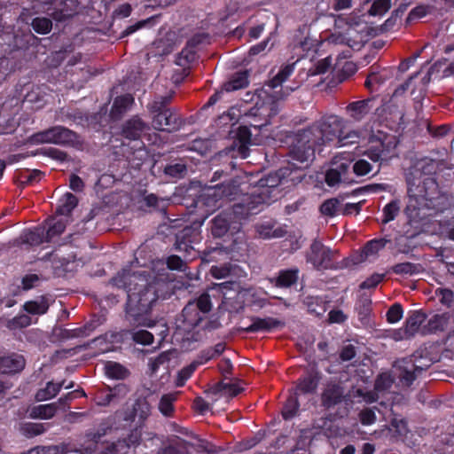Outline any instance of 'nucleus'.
<instances>
[{"label": "nucleus", "instance_id": "f257e3e1", "mask_svg": "<svg viewBox=\"0 0 454 454\" xmlns=\"http://www.w3.org/2000/svg\"><path fill=\"white\" fill-rule=\"evenodd\" d=\"M434 170V160H420L406 174L409 202L405 213L412 222H423L451 207L450 195L429 175Z\"/></svg>", "mask_w": 454, "mask_h": 454}, {"label": "nucleus", "instance_id": "f03ea898", "mask_svg": "<svg viewBox=\"0 0 454 454\" xmlns=\"http://www.w3.org/2000/svg\"><path fill=\"white\" fill-rule=\"evenodd\" d=\"M278 184V180L276 177L261 179L257 188L249 193H243L247 184L243 181V178L237 176L228 182L207 188L204 196L213 202H216L222 198L236 200L241 196L239 201L232 206L233 219L240 221L250 215L260 212L262 205L269 204L273 198L272 193Z\"/></svg>", "mask_w": 454, "mask_h": 454}, {"label": "nucleus", "instance_id": "7ed1b4c3", "mask_svg": "<svg viewBox=\"0 0 454 454\" xmlns=\"http://www.w3.org/2000/svg\"><path fill=\"white\" fill-rule=\"evenodd\" d=\"M347 128L346 121L336 115L322 118L309 129L298 132L290 152L292 159L301 163L308 162L314 158L317 146L335 140L339 147L356 143L358 134Z\"/></svg>", "mask_w": 454, "mask_h": 454}, {"label": "nucleus", "instance_id": "20e7f679", "mask_svg": "<svg viewBox=\"0 0 454 454\" xmlns=\"http://www.w3.org/2000/svg\"><path fill=\"white\" fill-rule=\"evenodd\" d=\"M111 283L127 293L126 314L129 324L152 327L153 324L147 317V313L158 295L151 276L124 269L111 279Z\"/></svg>", "mask_w": 454, "mask_h": 454}, {"label": "nucleus", "instance_id": "39448f33", "mask_svg": "<svg viewBox=\"0 0 454 454\" xmlns=\"http://www.w3.org/2000/svg\"><path fill=\"white\" fill-rule=\"evenodd\" d=\"M382 213V237L372 239L365 244L360 254L358 262H373L378 257L380 250L383 248L394 249L397 244V231L395 229L389 231L388 227H387V224L393 221L397 214L396 200H392L387 204Z\"/></svg>", "mask_w": 454, "mask_h": 454}, {"label": "nucleus", "instance_id": "423d86ee", "mask_svg": "<svg viewBox=\"0 0 454 454\" xmlns=\"http://www.w3.org/2000/svg\"><path fill=\"white\" fill-rule=\"evenodd\" d=\"M171 99L172 94L157 96L147 105L154 129L172 132L180 128L181 122L175 109L168 106Z\"/></svg>", "mask_w": 454, "mask_h": 454}, {"label": "nucleus", "instance_id": "0eeeda50", "mask_svg": "<svg viewBox=\"0 0 454 454\" xmlns=\"http://www.w3.org/2000/svg\"><path fill=\"white\" fill-rule=\"evenodd\" d=\"M211 308L212 303L207 294H202L198 299L190 301L177 320V328L184 332L192 331L203 319V315L211 310Z\"/></svg>", "mask_w": 454, "mask_h": 454}, {"label": "nucleus", "instance_id": "6e6552de", "mask_svg": "<svg viewBox=\"0 0 454 454\" xmlns=\"http://www.w3.org/2000/svg\"><path fill=\"white\" fill-rule=\"evenodd\" d=\"M396 74L393 68H384L371 72L365 80L364 86L371 92L383 90L390 95L397 93Z\"/></svg>", "mask_w": 454, "mask_h": 454}, {"label": "nucleus", "instance_id": "1a4fd4ad", "mask_svg": "<svg viewBox=\"0 0 454 454\" xmlns=\"http://www.w3.org/2000/svg\"><path fill=\"white\" fill-rule=\"evenodd\" d=\"M336 254V250H332L315 239L306 254V261L316 269H327L331 266Z\"/></svg>", "mask_w": 454, "mask_h": 454}, {"label": "nucleus", "instance_id": "9d476101", "mask_svg": "<svg viewBox=\"0 0 454 454\" xmlns=\"http://www.w3.org/2000/svg\"><path fill=\"white\" fill-rule=\"evenodd\" d=\"M176 249L184 252V256L188 259L195 258L198 250L195 245L200 242L199 230L192 227H185L176 234Z\"/></svg>", "mask_w": 454, "mask_h": 454}, {"label": "nucleus", "instance_id": "9b49d317", "mask_svg": "<svg viewBox=\"0 0 454 454\" xmlns=\"http://www.w3.org/2000/svg\"><path fill=\"white\" fill-rule=\"evenodd\" d=\"M241 391L242 387L237 383L222 381L212 386L206 394L212 400V403H216L222 397L227 398L228 402L229 399L238 395Z\"/></svg>", "mask_w": 454, "mask_h": 454}, {"label": "nucleus", "instance_id": "f8f14e48", "mask_svg": "<svg viewBox=\"0 0 454 454\" xmlns=\"http://www.w3.org/2000/svg\"><path fill=\"white\" fill-rule=\"evenodd\" d=\"M345 397L344 387L337 382H329L321 395L322 405L327 409L340 403Z\"/></svg>", "mask_w": 454, "mask_h": 454}, {"label": "nucleus", "instance_id": "ddd939ff", "mask_svg": "<svg viewBox=\"0 0 454 454\" xmlns=\"http://www.w3.org/2000/svg\"><path fill=\"white\" fill-rule=\"evenodd\" d=\"M51 144L71 147H79L82 145V142L77 134L67 128L55 126L51 128Z\"/></svg>", "mask_w": 454, "mask_h": 454}, {"label": "nucleus", "instance_id": "4468645a", "mask_svg": "<svg viewBox=\"0 0 454 454\" xmlns=\"http://www.w3.org/2000/svg\"><path fill=\"white\" fill-rule=\"evenodd\" d=\"M321 379L322 373L318 370L312 368L306 375L297 380L295 395L316 393Z\"/></svg>", "mask_w": 454, "mask_h": 454}, {"label": "nucleus", "instance_id": "2eb2a0df", "mask_svg": "<svg viewBox=\"0 0 454 454\" xmlns=\"http://www.w3.org/2000/svg\"><path fill=\"white\" fill-rule=\"evenodd\" d=\"M450 317L451 315L450 312L432 315L427 320L426 319L421 328V334L427 335L444 332L449 325Z\"/></svg>", "mask_w": 454, "mask_h": 454}, {"label": "nucleus", "instance_id": "dca6fc26", "mask_svg": "<svg viewBox=\"0 0 454 454\" xmlns=\"http://www.w3.org/2000/svg\"><path fill=\"white\" fill-rule=\"evenodd\" d=\"M148 124L138 115H134L127 120L121 128V135L129 140L139 139L142 134L148 129Z\"/></svg>", "mask_w": 454, "mask_h": 454}, {"label": "nucleus", "instance_id": "f3484780", "mask_svg": "<svg viewBox=\"0 0 454 454\" xmlns=\"http://www.w3.org/2000/svg\"><path fill=\"white\" fill-rule=\"evenodd\" d=\"M284 325V323L274 317H253L251 318V324L246 327H243L242 330L246 333H258V332H270L273 329L281 327Z\"/></svg>", "mask_w": 454, "mask_h": 454}, {"label": "nucleus", "instance_id": "a211bd4d", "mask_svg": "<svg viewBox=\"0 0 454 454\" xmlns=\"http://www.w3.org/2000/svg\"><path fill=\"white\" fill-rule=\"evenodd\" d=\"M152 406L146 398H138L133 404L132 411L126 413L124 419L135 421L137 419L139 424L144 423L151 414Z\"/></svg>", "mask_w": 454, "mask_h": 454}, {"label": "nucleus", "instance_id": "6ab92c4d", "mask_svg": "<svg viewBox=\"0 0 454 454\" xmlns=\"http://www.w3.org/2000/svg\"><path fill=\"white\" fill-rule=\"evenodd\" d=\"M449 350L440 353V346L435 343H426L419 347L413 354L412 357L427 358L428 362H438L442 356H448Z\"/></svg>", "mask_w": 454, "mask_h": 454}, {"label": "nucleus", "instance_id": "aec40b11", "mask_svg": "<svg viewBox=\"0 0 454 454\" xmlns=\"http://www.w3.org/2000/svg\"><path fill=\"white\" fill-rule=\"evenodd\" d=\"M25 367V359L22 356L12 354L0 357V372L3 374L17 373Z\"/></svg>", "mask_w": 454, "mask_h": 454}, {"label": "nucleus", "instance_id": "412c9836", "mask_svg": "<svg viewBox=\"0 0 454 454\" xmlns=\"http://www.w3.org/2000/svg\"><path fill=\"white\" fill-rule=\"evenodd\" d=\"M374 102L375 97L369 98L364 100L350 103L347 109L353 119L361 121L373 109Z\"/></svg>", "mask_w": 454, "mask_h": 454}, {"label": "nucleus", "instance_id": "4be33fe9", "mask_svg": "<svg viewBox=\"0 0 454 454\" xmlns=\"http://www.w3.org/2000/svg\"><path fill=\"white\" fill-rule=\"evenodd\" d=\"M134 105V98L130 94L117 97L112 106L110 117L114 120L120 119Z\"/></svg>", "mask_w": 454, "mask_h": 454}, {"label": "nucleus", "instance_id": "5701e85b", "mask_svg": "<svg viewBox=\"0 0 454 454\" xmlns=\"http://www.w3.org/2000/svg\"><path fill=\"white\" fill-rule=\"evenodd\" d=\"M427 319V315L420 311H416L411 315L405 322L404 333L407 336H413L415 333H421V328Z\"/></svg>", "mask_w": 454, "mask_h": 454}, {"label": "nucleus", "instance_id": "b1692460", "mask_svg": "<svg viewBox=\"0 0 454 454\" xmlns=\"http://www.w3.org/2000/svg\"><path fill=\"white\" fill-rule=\"evenodd\" d=\"M396 107L395 94L391 92L390 95H388V93H387L382 98L381 105L375 108V114L380 118L387 119L389 116L395 114Z\"/></svg>", "mask_w": 454, "mask_h": 454}, {"label": "nucleus", "instance_id": "393cba45", "mask_svg": "<svg viewBox=\"0 0 454 454\" xmlns=\"http://www.w3.org/2000/svg\"><path fill=\"white\" fill-rule=\"evenodd\" d=\"M231 215L233 216L232 213ZM230 218L231 214L223 213L212 220L211 232L214 237L221 238L227 233L230 228Z\"/></svg>", "mask_w": 454, "mask_h": 454}, {"label": "nucleus", "instance_id": "a878e982", "mask_svg": "<svg viewBox=\"0 0 454 454\" xmlns=\"http://www.w3.org/2000/svg\"><path fill=\"white\" fill-rule=\"evenodd\" d=\"M22 243L37 246L46 241L45 229L42 227L35 228L34 230L26 231L20 236Z\"/></svg>", "mask_w": 454, "mask_h": 454}, {"label": "nucleus", "instance_id": "bb28decb", "mask_svg": "<svg viewBox=\"0 0 454 454\" xmlns=\"http://www.w3.org/2000/svg\"><path fill=\"white\" fill-rule=\"evenodd\" d=\"M256 232L262 239L282 238L286 231L282 227H274V224L268 222L255 226Z\"/></svg>", "mask_w": 454, "mask_h": 454}, {"label": "nucleus", "instance_id": "cd10ccee", "mask_svg": "<svg viewBox=\"0 0 454 454\" xmlns=\"http://www.w3.org/2000/svg\"><path fill=\"white\" fill-rule=\"evenodd\" d=\"M66 381L62 380L59 383L49 381L44 388H41L35 394V399L38 402L50 400L55 397L61 390Z\"/></svg>", "mask_w": 454, "mask_h": 454}, {"label": "nucleus", "instance_id": "c85d7f7f", "mask_svg": "<svg viewBox=\"0 0 454 454\" xmlns=\"http://www.w3.org/2000/svg\"><path fill=\"white\" fill-rule=\"evenodd\" d=\"M58 406L56 403L40 404L31 409L30 416L35 419H49L57 412Z\"/></svg>", "mask_w": 454, "mask_h": 454}, {"label": "nucleus", "instance_id": "c756f323", "mask_svg": "<svg viewBox=\"0 0 454 454\" xmlns=\"http://www.w3.org/2000/svg\"><path fill=\"white\" fill-rule=\"evenodd\" d=\"M248 85V74L247 71L236 73L231 79L225 82L223 90L227 92L243 89Z\"/></svg>", "mask_w": 454, "mask_h": 454}, {"label": "nucleus", "instance_id": "7c9ffc66", "mask_svg": "<svg viewBox=\"0 0 454 454\" xmlns=\"http://www.w3.org/2000/svg\"><path fill=\"white\" fill-rule=\"evenodd\" d=\"M77 203L78 200L76 196L70 192H67L59 200L56 212L60 215H68L77 206Z\"/></svg>", "mask_w": 454, "mask_h": 454}, {"label": "nucleus", "instance_id": "2f4dec72", "mask_svg": "<svg viewBox=\"0 0 454 454\" xmlns=\"http://www.w3.org/2000/svg\"><path fill=\"white\" fill-rule=\"evenodd\" d=\"M252 134L249 129L247 126H241L239 128L237 132V138L240 143L238 153L241 158L246 159L248 156V147L247 145L251 142Z\"/></svg>", "mask_w": 454, "mask_h": 454}, {"label": "nucleus", "instance_id": "473e14b6", "mask_svg": "<svg viewBox=\"0 0 454 454\" xmlns=\"http://www.w3.org/2000/svg\"><path fill=\"white\" fill-rule=\"evenodd\" d=\"M105 374L113 380H123L129 375L128 370L119 363L108 361L104 366Z\"/></svg>", "mask_w": 454, "mask_h": 454}, {"label": "nucleus", "instance_id": "72a5a7b5", "mask_svg": "<svg viewBox=\"0 0 454 454\" xmlns=\"http://www.w3.org/2000/svg\"><path fill=\"white\" fill-rule=\"evenodd\" d=\"M176 400L175 394L163 395L159 402L158 409L160 412L165 417H170L174 411V402Z\"/></svg>", "mask_w": 454, "mask_h": 454}, {"label": "nucleus", "instance_id": "f704fd0d", "mask_svg": "<svg viewBox=\"0 0 454 454\" xmlns=\"http://www.w3.org/2000/svg\"><path fill=\"white\" fill-rule=\"evenodd\" d=\"M298 270H286L279 273L276 285L280 287H289L298 279Z\"/></svg>", "mask_w": 454, "mask_h": 454}, {"label": "nucleus", "instance_id": "c9c22d12", "mask_svg": "<svg viewBox=\"0 0 454 454\" xmlns=\"http://www.w3.org/2000/svg\"><path fill=\"white\" fill-rule=\"evenodd\" d=\"M340 207V201L337 198L326 200L320 206V212L322 215L333 217L338 215Z\"/></svg>", "mask_w": 454, "mask_h": 454}, {"label": "nucleus", "instance_id": "e433bc0d", "mask_svg": "<svg viewBox=\"0 0 454 454\" xmlns=\"http://www.w3.org/2000/svg\"><path fill=\"white\" fill-rule=\"evenodd\" d=\"M294 70V65H286L278 71V73L270 80V86L273 89L281 86L282 83L293 74Z\"/></svg>", "mask_w": 454, "mask_h": 454}, {"label": "nucleus", "instance_id": "4c0bfd02", "mask_svg": "<svg viewBox=\"0 0 454 454\" xmlns=\"http://www.w3.org/2000/svg\"><path fill=\"white\" fill-rule=\"evenodd\" d=\"M299 402L297 399V395H291L286 403H285L282 410V416L285 419H293L298 412L299 410Z\"/></svg>", "mask_w": 454, "mask_h": 454}, {"label": "nucleus", "instance_id": "58836bf2", "mask_svg": "<svg viewBox=\"0 0 454 454\" xmlns=\"http://www.w3.org/2000/svg\"><path fill=\"white\" fill-rule=\"evenodd\" d=\"M224 349H225L224 343H222V342L217 343L215 346H214L212 348H208L201 351L200 356L199 357L200 360L197 362L199 364L207 362L210 359L220 356L224 351Z\"/></svg>", "mask_w": 454, "mask_h": 454}, {"label": "nucleus", "instance_id": "ea45409f", "mask_svg": "<svg viewBox=\"0 0 454 454\" xmlns=\"http://www.w3.org/2000/svg\"><path fill=\"white\" fill-rule=\"evenodd\" d=\"M439 232L442 238L454 242V217L439 222Z\"/></svg>", "mask_w": 454, "mask_h": 454}, {"label": "nucleus", "instance_id": "a19ab883", "mask_svg": "<svg viewBox=\"0 0 454 454\" xmlns=\"http://www.w3.org/2000/svg\"><path fill=\"white\" fill-rule=\"evenodd\" d=\"M434 293L442 305L448 309L454 305V292L451 289L438 287Z\"/></svg>", "mask_w": 454, "mask_h": 454}, {"label": "nucleus", "instance_id": "79ce46f5", "mask_svg": "<svg viewBox=\"0 0 454 454\" xmlns=\"http://www.w3.org/2000/svg\"><path fill=\"white\" fill-rule=\"evenodd\" d=\"M23 307L27 313L33 315H43L48 309V305L43 300L27 301Z\"/></svg>", "mask_w": 454, "mask_h": 454}, {"label": "nucleus", "instance_id": "37998d69", "mask_svg": "<svg viewBox=\"0 0 454 454\" xmlns=\"http://www.w3.org/2000/svg\"><path fill=\"white\" fill-rule=\"evenodd\" d=\"M371 304L372 301L368 295H361L356 305V309L357 310L361 320L366 319L370 315Z\"/></svg>", "mask_w": 454, "mask_h": 454}, {"label": "nucleus", "instance_id": "c03bdc74", "mask_svg": "<svg viewBox=\"0 0 454 454\" xmlns=\"http://www.w3.org/2000/svg\"><path fill=\"white\" fill-rule=\"evenodd\" d=\"M332 67V59L330 57L319 60L309 69V76L324 74L330 70Z\"/></svg>", "mask_w": 454, "mask_h": 454}, {"label": "nucleus", "instance_id": "a18cd8bd", "mask_svg": "<svg viewBox=\"0 0 454 454\" xmlns=\"http://www.w3.org/2000/svg\"><path fill=\"white\" fill-rule=\"evenodd\" d=\"M33 29L42 35L48 34L52 27V22L48 18H35L32 21Z\"/></svg>", "mask_w": 454, "mask_h": 454}, {"label": "nucleus", "instance_id": "49530a36", "mask_svg": "<svg viewBox=\"0 0 454 454\" xmlns=\"http://www.w3.org/2000/svg\"><path fill=\"white\" fill-rule=\"evenodd\" d=\"M52 132L51 128L33 134L28 137V142L32 145L51 144Z\"/></svg>", "mask_w": 454, "mask_h": 454}, {"label": "nucleus", "instance_id": "de8ad7c7", "mask_svg": "<svg viewBox=\"0 0 454 454\" xmlns=\"http://www.w3.org/2000/svg\"><path fill=\"white\" fill-rule=\"evenodd\" d=\"M129 449V443L127 439L118 440L106 447L105 454H127Z\"/></svg>", "mask_w": 454, "mask_h": 454}, {"label": "nucleus", "instance_id": "09e8293b", "mask_svg": "<svg viewBox=\"0 0 454 454\" xmlns=\"http://www.w3.org/2000/svg\"><path fill=\"white\" fill-rule=\"evenodd\" d=\"M391 6L390 0H376L371 5L368 12L371 16L383 15Z\"/></svg>", "mask_w": 454, "mask_h": 454}, {"label": "nucleus", "instance_id": "8fccbe9b", "mask_svg": "<svg viewBox=\"0 0 454 454\" xmlns=\"http://www.w3.org/2000/svg\"><path fill=\"white\" fill-rule=\"evenodd\" d=\"M186 172V165L183 162L169 164L165 168V174L176 178H181L184 176Z\"/></svg>", "mask_w": 454, "mask_h": 454}, {"label": "nucleus", "instance_id": "3c124183", "mask_svg": "<svg viewBox=\"0 0 454 454\" xmlns=\"http://www.w3.org/2000/svg\"><path fill=\"white\" fill-rule=\"evenodd\" d=\"M40 153L59 162H64L68 160L67 153L54 147L43 148L41 150Z\"/></svg>", "mask_w": 454, "mask_h": 454}, {"label": "nucleus", "instance_id": "603ef678", "mask_svg": "<svg viewBox=\"0 0 454 454\" xmlns=\"http://www.w3.org/2000/svg\"><path fill=\"white\" fill-rule=\"evenodd\" d=\"M191 444L185 441H180L176 445L164 448L160 454H189L188 447Z\"/></svg>", "mask_w": 454, "mask_h": 454}, {"label": "nucleus", "instance_id": "864d4df0", "mask_svg": "<svg viewBox=\"0 0 454 454\" xmlns=\"http://www.w3.org/2000/svg\"><path fill=\"white\" fill-rule=\"evenodd\" d=\"M66 229V223L62 220L55 221L45 231L46 241L49 242L55 236L60 235Z\"/></svg>", "mask_w": 454, "mask_h": 454}, {"label": "nucleus", "instance_id": "5fc2aeb1", "mask_svg": "<svg viewBox=\"0 0 454 454\" xmlns=\"http://www.w3.org/2000/svg\"><path fill=\"white\" fill-rule=\"evenodd\" d=\"M134 341L143 345H149L153 343V335L146 330H138L131 333Z\"/></svg>", "mask_w": 454, "mask_h": 454}, {"label": "nucleus", "instance_id": "6e6d98bb", "mask_svg": "<svg viewBox=\"0 0 454 454\" xmlns=\"http://www.w3.org/2000/svg\"><path fill=\"white\" fill-rule=\"evenodd\" d=\"M32 324L31 317L27 315H19L13 317L12 320L8 322L7 326L10 329H17L23 328L30 325Z\"/></svg>", "mask_w": 454, "mask_h": 454}, {"label": "nucleus", "instance_id": "4d7b16f0", "mask_svg": "<svg viewBox=\"0 0 454 454\" xmlns=\"http://www.w3.org/2000/svg\"><path fill=\"white\" fill-rule=\"evenodd\" d=\"M419 374V372L418 371H415L414 367L412 371H408L406 369H402L399 366V381L406 385L407 387L412 384V382L417 379Z\"/></svg>", "mask_w": 454, "mask_h": 454}, {"label": "nucleus", "instance_id": "13d9d810", "mask_svg": "<svg viewBox=\"0 0 454 454\" xmlns=\"http://www.w3.org/2000/svg\"><path fill=\"white\" fill-rule=\"evenodd\" d=\"M197 364H199L198 362L192 363L190 365L183 368L178 372L176 382L177 387L184 386V382L192 376V374L195 371Z\"/></svg>", "mask_w": 454, "mask_h": 454}, {"label": "nucleus", "instance_id": "bf43d9fd", "mask_svg": "<svg viewBox=\"0 0 454 454\" xmlns=\"http://www.w3.org/2000/svg\"><path fill=\"white\" fill-rule=\"evenodd\" d=\"M43 176V173L40 170H33L28 171L26 170L20 174V183L21 185H26L28 184H32L35 181L40 180Z\"/></svg>", "mask_w": 454, "mask_h": 454}, {"label": "nucleus", "instance_id": "052dcab7", "mask_svg": "<svg viewBox=\"0 0 454 454\" xmlns=\"http://www.w3.org/2000/svg\"><path fill=\"white\" fill-rule=\"evenodd\" d=\"M427 14V7L423 5H419L414 7L409 12L407 18H406V24L409 25L423 17H425Z\"/></svg>", "mask_w": 454, "mask_h": 454}, {"label": "nucleus", "instance_id": "680f3d73", "mask_svg": "<svg viewBox=\"0 0 454 454\" xmlns=\"http://www.w3.org/2000/svg\"><path fill=\"white\" fill-rule=\"evenodd\" d=\"M353 170L357 176H364L372 170V166L366 160L362 159L354 164Z\"/></svg>", "mask_w": 454, "mask_h": 454}, {"label": "nucleus", "instance_id": "e2e57ef3", "mask_svg": "<svg viewBox=\"0 0 454 454\" xmlns=\"http://www.w3.org/2000/svg\"><path fill=\"white\" fill-rule=\"evenodd\" d=\"M39 454H66L67 452V446L61 445H51V446H37Z\"/></svg>", "mask_w": 454, "mask_h": 454}, {"label": "nucleus", "instance_id": "0e129e2a", "mask_svg": "<svg viewBox=\"0 0 454 454\" xmlns=\"http://www.w3.org/2000/svg\"><path fill=\"white\" fill-rule=\"evenodd\" d=\"M24 431L31 437L42 434L45 431V427L41 423H28L24 426Z\"/></svg>", "mask_w": 454, "mask_h": 454}, {"label": "nucleus", "instance_id": "69168bd1", "mask_svg": "<svg viewBox=\"0 0 454 454\" xmlns=\"http://www.w3.org/2000/svg\"><path fill=\"white\" fill-rule=\"evenodd\" d=\"M41 281L40 276L37 274H27L22 278V286L25 290H29L39 285Z\"/></svg>", "mask_w": 454, "mask_h": 454}, {"label": "nucleus", "instance_id": "338daca9", "mask_svg": "<svg viewBox=\"0 0 454 454\" xmlns=\"http://www.w3.org/2000/svg\"><path fill=\"white\" fill-rule=\"evenodd\" d=\"M341 180V174L339 170L331 168L325 174V182L329 186H335Z\"/></svg>", "mask_w": 454, "mask_h": 454}, {"label": "nucleus", "instance_id": "774afa93", "mask_svg": "<svg viewBox=\"0 0 454 454\" xmlns=\"http://www.w3.org/2000/svg\"><path fill=\"white\" fill-rule=\"evenodd\" d=\"M167 265L170 270H184L185 262L177 255H171L167 260Z\"/></svg>", "mask_w": 454, "mask_h": 454}]
</instances>
